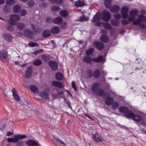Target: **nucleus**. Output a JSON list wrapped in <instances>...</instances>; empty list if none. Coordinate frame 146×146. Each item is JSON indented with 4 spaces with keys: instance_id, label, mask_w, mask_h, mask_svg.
<instances>
[{
    "instance_id": "nucleus-1",
    "label": "nucleus",
    "mask_w": 146,
    "mask_h": 146,
    "mask_svg": "<svg viewBox=\"0 0 146 146\" xmlns=\"http://www.w3.org/2000/svg\"><path fill=\"white\" fill-rule=\"evenodd\" d=\"M120 112L125 113V116L128 118L131 117L133 114V113L131 111H129L128 108L124 106H120L118 108Z\"/></svg>"
},
{
    "instance_id": "nucleus-2",
    "label": "nucleus",
    "mask_w": 146,
    "mask_h": 146,
    "mask_svg": "<svg viewBox=\"0 0 146 146\" xmlns=\"http://www.w3.org/2000/svg\"><path fill=\"white\" fill-rule=\"evenodd\" d=\"M20 19V17L19 15L17 14H12L10 16L8 21L11 24L15 25H16V22L19 21Z\"/></svg>"
},
{
    "instance_id": "nucleus-3",
    "label": "nucleus",
    "mask_w": 146,
    "mask_h": 146,
    "mask_svg": "<svg viewBox=\"0 0 146 146\" xmlns=\"http://www.w3.org/2000/svg\"><path fill=\"white\" fill-rule=\"evenodd\" d=\"M138 17V19L133 22V23L134 25H139L141 22H144L146 20V17L143 15H139Z\"/></svg>"
},
{
    "instance_id": "nucleus-4",
    "label": "nucleus",
    "mask_w": 146,
    "mask_h": 146,
    "mask_svg": "<svg viewBox=\"0 0 146 146\" xmlns=\"http://www.w3.org/2000/svg\"><path fill=\"white\" fill-rule=\"evenodd\" d=\"M139 11L135 9H133L130 11L129 14L130 16L128 18L129 21H131L134 20L135 17L138 14Z\"/></svg>"
},
{
    "instance_id": "nucleus-5",
    "label": "nucleus",
    "mask_w": 146,
    "mask_h": 146,
    "mask_svg": "<svg viewBox=\"0 0 146 146\" xmlns=\"http://www.w3.org/2000/svg\"><path fill=\"white\" fill-rule=\"evenodd\" d=\"M110 13L106 10H104L102 12V19L103 21H108L110 19Z\"/></svg>"
},
{
    "instance_id": "nucleus-6",
    "label": "nucleus",
    "mask_w": 146,
    "mask_h": 146,
    "mask_svg": "<svg viewBox=\"0 0 146 146\" xmlns=\"http://www.w3.org/2000/svg\"><path fill=\"white\" fill-rule=\"evenodd\" d=\"M33 69L32 67L29 66L27 68L25 74V77L27 78H30L31 77Z\"/></svg>"
},
{
    "instance_id": "nucleus-7",
    "label": "nucleus",
    "mask_w": 146,
    "mask_h": 146,
    "mask_svg": "<svg viewBox=\"0 0 146 146\" xmlns=\"http://www.w3.org/2000/svg\"><path fill=\"white\" fill-rule=\"evenodd\" d=\"M129 11L128 8L126 6L123 7L121 10V13L122 17L124 19L126 18L128 16V12Z\"/></svg>"
},
{
    "instance_id": "nucleus-8",
    "label": "nucleus",
    "mask_w": 146,
    "mask_h": 146,
    "mask_svg": "<svg viewBox=\"0 0 146 146\" xmlns=\"http://www.w3.org/2000/svg\"><path fill=\"white\" fill-rule=\"evenodd\" d=\"M7 56V52L5 50H2L0 51V59L4 62L6 61Z\"/></svg>"
},
{
    "instance_id": "nucleus-9",
    "label": "nucleus",
    "mask_w": 146,
    "mask_h": 146,
    "mask_svg": "<svg viewBox=\"0 0 146 146\" xmlns=\"http://www.w3.org/2000/svg\"><path fill=\"white\" fill-rule=\"evenodd\" d=\"M93 140L96 142L102 141H104L101 135L98 133L93 135L92 136Z\"/></svg>"
},
{
    "instance_id": "nucleus-10",
    "label": "nucleus",
    "mask_w": 146,
    "mask_h": 146,
    "mask_svg": "<svg viewBox=\"0 0 146 146\" xmlns=\"http://www.w3.org/2000/svg\"><path fill=\"white\" fill-rule=\"evenodd\" d=\"M48 64L51 69L53 70H56L58 68V64L56 62L54 61H50L48 62Z\"/></svg>"
},
{
    "instance_id": "nucleus-11",
    "label": "nucleus",
    "mask_w": 146,
    "mask_h": 146,
    "mask_svg": "<svg viewBox=\"0 0 146 146\" xmlns=\"http://www.w3.org/2000/svg\"><path fill=\"white\" fill-rule=\"evenodd\" d=\"M39 96L42 98L45 99H49V93L46 91H42L40 92L39 94Z\"/></svg>"
},
{
    "instance_id": "nucleus-12",
    "label": "nucleus",
    "mask_w": 146,
    "mask_h": 146,
    "mask_svg": "<svg viewBox=\"0 0 146 146\" xmlns=\"http://www.w3.org/2000/svg\"><path fill=\"white\" fill-rule=\"evenodd\" d=\"M24 35L26 37L31 38L33 35V33L29 29H26L24 31Z\"/></svg>"
},
{
    "instance_id": "nucleus-13",
    "label": "nucleus",
    "mask_w": 146,
    "mask_h": 146,
    "mask_svg": "<svg viewBox=\"0 0 146 146\" xmlns=\"http://www.w3.org/2000/svg\"><path fill=\"white\" fill-rule=\"evenodd\" d=\"M113 99L110 96L107 97L105 100V104L108 105L110 106L111 105L113 102Z\"/></svg>"
},
{
    "instance_id": "nucleus-14",
    "label": "nucleus",
    "mask_w": 146,
    "mask_h": 146,
    "mask_svg": "<svg viewBox=\"0 0 146 146\" xmlns=\"http://www.w3.org/2000/svg\"><path fill=\"white\" fill-rule=\"evenodd\" d=\"M94 45L99 50L103 49L104 46V43L101 42H95L94 43Z\"/></svg>"
},
{
    "instance_id": "nucleus-15",
    "label": "nucleus",
    "mask_w": 146,
    "mask_h": 146,
    "mask_svg": "<svg viewBox=\"0 0 146 146\" xmlns=\"http://www.w3.org/2000/svg\"><path fill=\"white\" fill-rule=\"evenodd\" d=\"M52 85L60 88H62L63 87V84L62 82L57 81H54L52 82Z\"/></svg>"
},
{
    "instance_id": "nucleus-16",
    "label": "nucleus",
    "mask_w": 146,
    "mask_h": 146,
    "mask_svg": "<svg viewBox=\"0 0 146 146\" xmlns=\"http://www.w3.org/2000/svg\"><path fill=\"white\" fill-rule=\"evenodd\" d=\"M101 18V14L100 13H97L93 18L92 21L94 23L96 22L100 21Z\"/></svg>"
},
{
    "instance_id": "nucleus-17",
    "label": "nucleus",
    "mask_w": 146,
    "mask_h": 146,
    "mask_svg": "<svg viewBox=\"0 0 146 146\" xmlns=\"http://www.w3.org/2000/svg\"><path fill=\"white\" fill-rule=\"evenodd\" d=\"M110 11L112 13H115L119 11L120 9L119 6L117 5H114L110 8Z\"/></svg>"
},
{
    "instance_id": "nucleus-18",
    "label": "nucleus",
    "mask_w": 146,
    "mask_h": 146,
    "mask_svg": "<svg viewBox=\"0 0 146 146\" xmlns=\"http://www.w3.org/2000/svg\"><path fill=\"white\" fill-rule=\"evenodd\" d=\"M26 143L28 146H34L35 145L38 146L39 145L38 143L36 142L33 140L30 139L27 141L26 142Z\"/></svg>"
},
{
    "instance_id": "nucleus-19",
    "label": "nucleus",
    "mask_w": 146,
    "mask_h": 146,
    "mask_svg": "<svg viewBox=\"0 0 146 146\" xmlns=\"http://www.w3.org/2000/svg\"><path fill=\"white\" fill-rule=\"evenodd\" d=\"M13 92V95L15 99L17 101H19L20 100V97L17 94V91L15 88H13L12 90Z\"/></svg>"
},
{
    "instance_id": "nucleus-20",
    "label": "nucleus",
    "mask_w": 146,
    "mask_h": 146,
    "mask_svg": "<svg viewBox=\"0 0 146 146\" xmlns=\"http://www.w3.org/2000/svg\"><path fill=\"white\" fill-rule=\"evenodd\" d=\"M21 7L18 5H15L13 7V11L14 12L18 13L20 12L21 10Z\"/></svg>"
},
{
    "instance_id": "nucleus-21",
    "label": "nucleus",
    "mask_w": 146,
    "mask_h": 146,
    "mask_svg": "<svg viewBox=\"0 0 146 146\" xmlns=\"http://www.w3.org/2000/svg\"><path fill=\"white\" fill-rule=\"evenodd\" d=\"M60 30L59 27L58 26L54 27L51 30L52 33L54 34H57L60 32Z\"/></svg>"
},
{
    "instance_id": "nucleus-22",
    "label": "nucleus",
    "mask_w": 146,
    "mask_h": 146,
    "mask_svg": "<svg viewBox=\"0 0 146 146\" xmlns=\"http://www.w3.org/2000/svg\"><path fill=\"white\" fill-rule=\"evenodd\" d=\"M83 61L85 63H89L93 61V58L89 56H86L83 58Z\"/></svg>"
},
{
    "instance_id": "nucleus-23",
    "label": "nucleus",
    "mask_w": 146,
    "mask_h": 146,
    "mask_svg": "<svg viewBox=\"0 0 146 146\" xmlns=\"http://www.w3.org/2000/svg\"><path fill=\"white\" fill-rule=\"evenodd\" d=\"M62 21L63 19L60 17H59L56 18L53 20L54 23L57 24H60L62 22Z\"/></svg>"
},
{
    "instance_id": "nucleus-24",
    "label": "nucleus",
    "mask_w": 146,
    "mask_h": 146,
    "mask_svg": "<svg viewBox=\"0 0 146 146\" xmlns=\"http://www.w3.org/2000/svg\"><path fill=\"white\" fill-rule=\"evenodd\" d=\"M101 40L105 42H107L109 40V37L108 36L105 35H102L100 37Z\"/></svg>"
},
{
    "instance_id": "nucleus-25",
    "label": "nucleus",
    "mask_w": 146,
    "mask_h": 146,
    "mask_svg": "<svg viewBox=\"0 0 146 146\" xmlns=\"http://www.w3.org/2000/svg\"><path fill=\"white\" fill-rule=\"evenodd\" d=\"M100 84H99L95 83L92 84V90L93 92H96L97 91L99 86Z\"/></svg>"
},
{
    "instance_id": "nucleus-26",
    "label": "nucleus",
    "mask_w": 146,
    "mask_h": 146,
    "mask_svg": "<svg viewBox=\"0 0 146 146\" xmlns=\"http://www.w3.org/2000/svg\"><path fill=\"white\" fill-rule=\"evenodd\" d=\"M7 141L9 143H16L18 142V139L17 138L16 135L13 137V138H8Z\"/></svg>"
},
{
    "instance_id": "nucleus-27",
    "label": "nucleus",
    "mask_w": 146,
    "mask_h": 146,
    "mask_svg": "<svg viewBox=\"0 0 146 146\" xmlns=\"http://www.w3.org/2000/svg\"><path fill=\"white\" fill-rule=\"evenodd\" d=\"M16 24L17 25V28L21 30H22L25 27L24 24L22 23H16Z\"/></svg>"
},
{
    "instance_id": "nucleus-28",
    "label": "nucleus",
    "mask_w": 146,
    "mask_h": 146,
    "mask_svg": "<svg viewBox=\"0 0 146 146\" xmlns=\"http://www.w3.org/2000/svg\"><path fill=\"white\" fill-rule=\"evenodd\" d=\"M59 13L60 15L64 17H67L68 14V11L66 10L61 11H60Z\"/></svg>"
},
{
    "instance_id": "nucleus-29",
    "label": "nucleus",
    "mask_w": 146,
    "mask_h": 146,
    "mask_svg": "<svg viewBox=\"0 0 146 146\" xmlns=\"http://www.w3.org/2000/svg\"><path fill=\"white\" fill-rule=\"evenodd\" d=\"M16 0H6V5L8 6H12L15 4Z\"/></svg>"
},
{
    "instance_id": "nucleus-30",
    "label": "nucleus",
    "mask_w": 146,
    "mask_h": 146,
    "mask_svg": "<svg viewBox=\"0 0 146 146\" xmlns=\"http://www.w3.org/2000/svg\"><path fill=\"white\" fill-rule=\"evenodd\" d=\"M31 90L33 92L35 93L38 92V88L35 85H33L30 86Z\"/></svg>"
},
{
    "instance_id": "nucleus-31",
    "label": "nucleus",
    "mask_w": 146,
    "mask_h": 146,
    "mask_svg": "<svg viewBox=\"0 0 146 146\" xmlns=\"http://www.w3.org/2000/svg\"><path fill=\"white\" fill-rule=\"evenodd\" d=\"M41 59L44 61H47L50 59L51 57L46 55H43L41 56Z\"/></svg>"
},
{
    "instance_id": "nucleus-32",
    "label": "nucleus",
    "mask_w": 146,
    "mask_h": 146,
    "mask_svg": "<svg viewBox=\"0 0 146 146\" xmlns=\"http://www.w3.org/2000/svg\"><path fill=\"white\" fill-rule=\"evenodd\" d=\"M103 59V56H99L97 58H93V62H100L102 61Z\"/></svg>"
},
{
    "instance_id": "nucleus-33",
    "label": "nucleus",
    "mask_w": 146,
    "mask_h": 146,
    "mask_svg": "<svg viewBox=\"0 0 146 146\" xmlns=\"http://www.w3.org/2000/svg\"><path fill=\"white\" fill-rule=\"evenodd\" d=\"M54 138L56 140L57 142L60 145V146H66L65 143L61 140L60 139L58 138L54 137Z\"/></svg>"
},
{
    "instance_id": "nucleus-34",
    "label": "nucleus",
    "mask_w": 146,
    "mask_h": 146,
    "mask_svg": "<svg viewBox=\"0 0 146 146\" xmlns=\"http://www.w3.org/2000/svg\"><path fill=\"white\" fill-rule=\"evenodd\" d=\"M56 79L58 80H61L63 78V75L60 72H57L56 74Z\"/></svg>"
},
{
    "instance_id": "nucleus-35",
    "label": "nucleus",
    "mask_w": 146,
    "mask_h": 146,
    "mask_svg": "<svg viewBox=\"0 0 146 146\" xmlns=\"http://www.w3.org/2000/svg\"><path fill=\"white\" fill-rule=\"evenodd\" d=\"M5 39L7 42L11 41L12 38L10 35L9 34H5L4 35Z\"/></svg>"
},
{
    "instance_id": "nucleus-36",
    "label": "nucleus",
    "mask_w": 146,
    "mask_h": 146,
    "mask_svg": "<svg viewBox=\"0 0 146 146\" xmlns=\"http://www.w3.org/2000/svg\"><path fill=\"white\" fill-rule=\"evenodd\" d=\"M133 117V119L136 121H139L142 120V118L139 117L137 115H135L133 113V114L132 115L131 117Z\"/></svg>"
},
{
    "instance_id": "nucleus-37",
    "label": "nucleus",
    "mask_w": 146,
    "mask_h": 146,
    "mask_svg": "<svg viewBox=\"0 0 146 146\" xmlns=\"http://www.w3.org/2000/svg\"><path fill=\"white\" fill-rule=\"evenodd\" d=\"M75 5L78 7L83 6L85 5V3L84 2L81 1L80 0H78L75 3Z\"/></svg>"
},
{
    "instance_id": "nucleus-38",
    "label": "nucleus",
    "mask_w": 146,
    "mask_h": 146,
    "mask_svg": "<svg viewBox=\"0 0 146 146\" xmlns=\"http://www.w3.org/2000/svg\"><path fill=\"white\" fill-rule=\"evenodd\" d=\"M111 0H105L104 2V5L107 8H109L111 6Z\"/></svg>"
},
{
    "instance_id": "nucleus-39",
    "label": "nucleus",
    "mask_w": 146,
    "mask_h": 146,
    "mask_svg": "<svg viewBox=\"0 0 146 146\" xmlns=\"http://www.w3.org/2000/svg\"><path fill=\"white\" fill-rule=\"evenodd\" d=\"M51 35L50 32L48 30H45L42 33V36L44 37H47Z\"/></svg>"
},
{
    "instance_id": "nucleus-40",
    "label": "nucleus",
    "mask_w": 146,
    "mask_h": 146,
    "mask_svg": "<svg viewBox=\"0 0 146 146\" xmlns=\"http://www.w3.org/2000/svg\"><path fill=\"white\" fill-rule=\"evenodd\" d=\"M97 93L98 95L100 96H103L104 92L103 90L101 88H98L97 89V91L96 92Z\"/></svg>"
},
{
    "instance_id": "nucleus-41",
    "label": "nucleus",
    "mask_w": 146,
    "mask_h": 146,
    "mask_svg": "<svg viewBox=\"0 0 146 146\" xmlns=\"http://www.w3.org/2000/svg\"><path fill=\"white\" fill-rule=\"evenodd\" d=\"M103 26L104 28L107 30H110L111 29V25L108 23H104Z\"/></svg>"
},
{
    "instance_id": "nucleus-42",
    "label": "nucleus",
    "mask_w": 146,
    "mask_h": 146,
    "mask_svg": "<svg viewBox=\"0 0 146 146\" xmlns=\"http://www.w3.org/2000/svg\"><path fill=\"white\" fill-rule=\"evenodd\" d=\"M93 75L95 78H97L99 77L100 75V70L98 69L96 70L94 72Z\"/></svg>"
},
{
    "instance_id": "nucleus-43",
    "label": "nucleus",
    "mask_w": 146,
    "mask_h": 146,
    "mask_svg": "<svg viewBox=\"0 0 146 146\" xmlns=\"http://www.w3.org/2000/svg\"><path fill=\"white\" fill-rule=\"evenodd\" d=\"M111 24L113 26H116L119 24V22L118 21L115 19H112L111 20Z\"/></svg>"
},
{
    "instance_id": "nucleus-44",
    "label": "nucleus",
    "mask_w": 146,
    "mask_h": 146,
    "mask_svg": "<svg viewBox=\"0 0 146 146\" xmlns=\"http://www.w3.org/2000/svg\"><path fill=\"white\" fill-rule=\"evenodd\" d=\"M42 63V62L41 60L37 59L34 62L33 64L36 66H38L40 65Z\"/></svg>"
},
{
    "instance_id": "nucleus-45",
    "label": "nucleus",
    "mask_w": 146,
    "mask_h": 146,
    "mask_svg": "<svg viewBox=\"0 0 146 146\" xmlns=\"http://www.w3.org/2000/svg\"><path fill=\"white\" fill-rule=\"evenodd\" d=\"M51 9L53 11H58L60 9L59 6L55 5L51 6Z\"/></svg>"
},
{
    "instance_id": "nucleus-46",
    "label": "nucleus",
    "mask_w": 146,
    "mask_h": 146,
    "mask_svg": "<svg viewBox=\"0 0 146 146\" xmlns=\"http://www.w3.org/2000/svg\"><path fill=\"white\" fill-rule=\"evenodd\" d=\"M88 20L87 17H86L84 15H82L80 16L78 19V21H86Z\"/></svg>"
},
{
    "instance_id": "nucleus-47",
    "label": "nucleus",
    "mask_w": 146,
    "mask_h": 146,
    "mask_svg": "<svg viewBox=\"0 0 146 146\" xmlns=\"http://www.w3.org/2000/svg\"><path fill=\"white\" fill-rule=\"evenodd\" d=\"M17 138L18 139V141L19 139H21L26 137V136L25 135H21L19 134L18 135H16Z\"/></svg>"
},
{
    "instance_id": "nucleus-48",
    "label": "nucleus",
    "mask_w": 146,
    "mask_h": 146,
    "mask_svg": "<svg viewBox=\"0 0 146 146\" xmlns=\"http://www.w3.org/2000/svg\"><path fill=\"white\" fill-rule=\"evenodd\" d=\"M86 74L89 77H91L93 76L92 72L90 69H88L86 70Z\"/></svg>"
},
{
    "instance_id": "nucleus-49",
    "label": "nucleus",
    "mask_w": 146,
    "mask_h": 146,
    "mask_svg": "<svg viewBox=\"0 0 146 146\" xmlns=\"http://www.w3.org/2000/svg\"><path fill=\"white\" fill-rule=\"evenodd\" d=\"M93 51L94 49L93 48H90L86 50V54L87 55H89L93 52Z\"/></svg>"
},
{
    "instance_id": "nucleus-50",
    "label": "nucleus",
    "mask_w": 146,
    "mask_h": 146,
    "mask_svg": "<svg viewBox=\"0 0 146 146\" xmlns=\"http://www.w3.org/2000/svg\"><path fill=\"white\" fill-rule=\"evenodd\" d=\"M27 3L28 6L30 7H31L34 5L35 2L33 0H30Z\"/></svg>"
},
{
    "instance_id": "nucleus-51",
    "label": "nucleus",
    "mask_w": 146,
    "mask_h": 146,
    "mask_svg": "<svg viewBox=\"0 0 146 146\" xmlns=\"http://www.w3.org/2000/svg\"><path fill=\"white\" fill-rule=\"evenodd\" d=\"M29 46L31 47H33L35 46H38V44L37 43H35L33 42H31L29 43L28 44Z\"/></svg>"
},
{
    "instance_id": "nucleus-52",
    "label": "nucleus",
    "mask_w": 146,
    "mask_h": 146,
    "mask_svg": "<svg viewBox=\"0 0 146 146\" xmlns=\"http://www.w3.org/2000/svg\"><path fill=\"white\" fill-rule=\"evenodd\" d=\"M31 27L32 29L34 30V32L35 33H38L39 32V31L38 29H35V25L33 24H31Z\"/></svg>"
},
{
    "instance_id": "nucleus-53",
    "label": "nucleus",
    "mask_w": 146,
    "mask_h": 146,
    "mask_svg": "<svg viewBox=\"0 0 146 146\" xmlns=\"http://www.w3.org/2000/svg\"><path fill=\"white\" fill-rule=\"evenodd\" d=\"M119 105V104L118 103L115 102L114 103L112 106V108L113 109H115L117 108Z\"/></svg>"
},
{
    "instance_id": "nucleus-54",
    "label": "nucleus",
    "mask_w": 146,
    "mask_h": 146,
    "mask_svg": "<svg viewBox=\"0 0 146 146\" xmlns=\"http://www.w3.org/2000/svg\"><path fill=\"white\" fill-rule=\"evenodd\" d=\"M71 85L72 87L74 89L75 91H77V88L76 87V86L75 84V82L74 81H72V82Z\"/></svg>"
},
{
    "instance_id": "nucleus-55",
    "label": "nucleus",
    "mask_w": 146,
    "mask_h": 146,
    "mask_svg": "<svg viewBox=\"0 0 146 146\" xmlns=\"http://www.w3.org/2000/svg\"><path fill=\"white\" fill-rule=\"evenodd\" d=\"M26 11L25 9H23L21 12L20 15L22 16H24L26 15Z\"/></svg>"
},
{
    "instance_id": "nucleus-56",
    "label": "nucleus",
    "mask_w": 146,
    "mask_h": 146,
    "mask_svg": "<svg viewBox=\"0 0 146 146\" xmlns=\"http://www.w3.org/2000/svg\"><path fill=\"white\" fill-rule=\"evenodd\" d=\"M43 49H39L33 52V54H35V55H37L38 54L42 52L43 51Z\"/></svg>"
},
{
    "instance_id": "nucleus-57",
    "label": "nucleus",
    "mask_w": 146,
    "mask_h": 146,
    "mask_svg": "<svg viewBox=\"0 0 146 146\" xmlns=\"http://www.w3.org/2000/svg\"><path fill=\"white\" fill-rule=\"evenodd\" d=\"M113 16L114 18L117 19H120L121 17V16L120 14H115Z\"/></svg>"
},
{
    "instance_id": "nucleus-58",
    "label": "nucleus",
    "mask_w": 146,
    "mask_h": 146,
    "mask_svg": "<svg viewBox=\"0 0 146 146\" xmlns=\"http://www.w3.org/2000/svg\"><path fill=\"white\" fill-rule=\"evenodd\" d=\"M56 3L58 4H62L63 2V0H56Z\"/></svg>"
},
{
    "instance_id": "nucleus-59",
    "label": "nucleus",
    "mask_w": 146,
    "mask_h": 146,
    "mask_svg": "<svg viewBox=\"0 0 146 146\" xmlns=\"http://www.w3.org/2000/svg\"><path fill=\"white\" fill-rule=\"evenodd\" d=\"M139 26L142 29H145L146 27V26L144 23H141Z\"/></svg>"
},
{
    "instance_id": "nucleus-60",
    "label": "nucleus",
    "mask_w": 146,
    "mask_h": 146,
    "mask_svg": "<svg viewBox=\"0 0 146 146\" xmlns=\"http://www.w3.org/2000/svg\"><path fill=\"white\" fill-rule=\"evenodd\" d=\"M104 23L102 22H98L96 24V25L97 26L101 27L102 25H103Z\"/></svg>"
},
{
    "instance_id": "nucleus-61",
    "label": "nucleus",
    "mask_w": 146,
    "mask_h": 146,
    "mask_svg": "<svg viewBox=\"0 0 146 146\" xmlns=\"http://www.w3.org/2000/svg\"><path fill=\"white\" fill-rule=\"evenodd\" d=\"M47 5V3H44L40 4V6L41 7H44Z\"/></svg>"
},
{
    "instance_id": "nucleus-62",
    "label": "nucleus",
    "mask_w": 146,
    "mask_h": 146,
    "mask_svg": "<svg viewBox=\"0 0 146 146\" xmlns=\"http://www.w3.org/2000/svg\"><path fill=\"white\" fill-rule=\"evenodd\" d=\"M122 23L124 25H127L128 23V21L126 20H123L122 21Z\"/></svg>"
},
{
    "instance_id": "nucleus-63",
    "label": "nucleus",
    "mask_w": 146,
    "mask_h": 146,
    "mask_svg": "<svg viewBox=\"0 0 146 146\" xmlns=\"http://www.w3.org/2000/svg\"><path fill=\"white\" fill-rule=\"evenodd\" d=\"M49 2L52 4L56 3V0H48Z\"/></svg>"
},
{
    "instance_id": "nucleus-64",
    "label": "nucleus",
    "mask_w": 146,
    "mask_h": 146,
    "mask_svg": "<svg viewBox=\"0 0 146 146\" xmlns=\"http://www.w3.org/2000/svg\"><path fill=\"white\" fill-rule=\"evenodd\" d=\"M46 21L48 23H50L51 21V19L50 18H47L46 19Z\"/></svg>"
}]
</instances>
